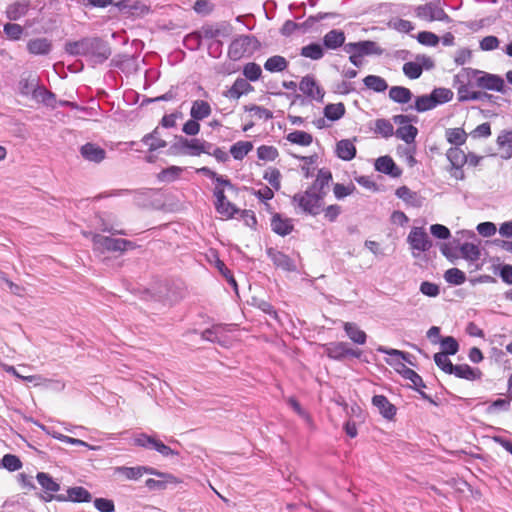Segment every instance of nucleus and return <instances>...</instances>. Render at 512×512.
<instances>
[{
    "label": "nucleus",
    "mask_w": 512,
    "mask_h": 512,
    "mask_svg": "<svg viewBox=\"0 0 512 512\" xmlns=\"http://www.w3.org/2000/svg\"><path fill=\"white\" fill-rule=\"evenodd\" d=\"M65 51L72 56H82L93 66L104 63L111 55L109 44L99 37H87L67 42Z\"/></svg>",
    "instance_id": "f257e3e1"
},
{
    "label": "nucleus",
    "mask_w": 512,
    "mask_h": 512,
    "mask_svg": "<svg viewBox=\"0 0 512 512\" xmlns=\"http://www.w3.org/2000/svg\"><path fill=\"white\" fill-rule=\"evenodd\" d=\"M376 350L380 353L386 354L390 356V358H386V363L390 365L391 367H394V369L405 379L410 380L413 384V388L415 390H418V388H425L426 384L424 383L422 377L415 372L414 370L406 367V365L403 363V361L413 365V363L410 361L409 353L393 349V348H387L385 346H378Z\"/></svg>",
    "instance_id": "f03ea898"
},
{
    "label": "nucleus",
    "mask_w": 512,
    "mask_h": 512,
    "mask_svg": "<svg viewBox=\"0 0 512 512\" xmlns=\"http://www.w3.org/2000/svg\"><path fill=\"white\" fill-rule=\"evenodd\" d=\"M344 52L349 54V61L357 68L363 66V57L376 55L381 56L384 50L372 40H362L358 42H349L344 45Z\"/></svg>",
    "instance_id": "7ed1b4c3"
},
{
    "label": "nucleus",
    "mask_w": 512,
    "mask_h": 512,
    "mask_svg": "<svg viewBox=\"0 0 512 512\" xmlns=\"http://www.w3.org/2000/svg\"><path fill=\"white\" fill-rule=\"evenodd\" d=\"M260 46L259 40L254 35H239L231 41L228 57L233 61L250 57L260 49Z\"/></svg>",
    "instance_id": "20e7f679"
},
{
    "label": "nucleus",
    "mask_w": 512,
    "mask_h": 512,
    "mask_svg": "<svg viewBox=\"0 0 512 512\" xmlns=\"http://www.w3.org/2000/svg\"><path fill=\"white\" fill-rule=\"evenodd\" d=\"M479 73L480 70L477 69L462 68L461 71L454 76L453 87L457 91L459 102L472 101L473 98H471V94L473 91H471V88L476 86L474 79Z\"/></svg>",
    "instance_id": "39448f33"
},
{
    "label": "nucleus",
    "mask_w": 512,
    "mask_h": 512,
    "mask_svg": "<svg viewBox=\"0 0 512 512\" xmlns=\"http://www.w3.org/2000/svg\"><path fill=\"white\" fill-rule=\"evenodd\" d=\"M323 200L322 195H318L309 189L305 192L296 193L292 197L293 205L301 209L302 212L312 216L321 213L323 210Z\"/></svg>",
    "instance_id": "423d86ee"
},
{
    "label": "nucleus",
    "mask_w": 512,
    "mask_h": 512,
    "mask_svg": "<svg viewBox=\"0 0 512 512\" xmlns=\"http://www.w3.org/2000/svg\"><path fill=\"white\" fill-rule=\"evenodd\" d=\"M134 445L138 447H142L145 449L155 450L160 453L164 457L169 456H178L179 452L170 448L168 445L164 444L161 440L157 439L153 435H148L146 433L137 434L133 438Z\"/></svg>",
    "instance_id": "0eeeda50"
},
{
    "label": "nucleus",
    "mask_w": 512,
    "mask_h": 512,
    "mask_svg": "<svg viewBox=\"0 0 512 512\" xmlns=\"http://www.w3.org/2000/svg\"><path fill=\"white\" fill-rule=\"evenodd\" d=\"M93 244L97 250H106L112 252H123L129 249H134L135 244L126 239L111 238L101 234H95L93 236Z\"/></svg>",
    "instance_id": "6e6552de"
},
{
    "label": "nucleus",
    "mask_w": 512,
    "mask_h": 512,
    "mask_svg": "<svg viewBox=\"0 0 512 512\" xmlns=\"http://www.w3.org/2000/svg\"><path fill=\"white\" fill-rule=\"evenodd\" d=\"M415 14L419 19L427 22L441 21L450 23L452 21L445 10L439 4L433 2L419 5L415 9Z\"/></svg>",
    "instance_id": "1a4fd4ad"
},
{
    "label": "nucleus",
    "mask_w": 512,
    "mask_h": 512,
    "mask_svg": "<svg viewBox=\"0 0 512 512\" xmlns=\"http://www.w3.org/2000/svg\"><path fill=\"white\" fill-rule=\"evenodd\" d=\"M407 242L413 250L414 257L429 251L432 247V242L423 227H413L408 234Z\"/></svg>",
    "instance_id": "9d476101"
},
{
    "label": "nucleus",
    "mask_w": 512,
    "mask_h": 512,
    "mask_svg": "<svg viewBox=\"0 0 512 512\" xmlns=\"http://www.w3.org/2000/svg\"><path fill=\"white\" fill-rule=\"evenodd\" d=\"M36 480L42 488L43 493L40 495L41 500L44 502L57 501V497H61V494H57L60 490V484L57 483L50 474L46 472H38Z\"/></svg>",
    "instance_id": "9b49d317"
},
{
    "label": "nucleus",
    "mask_w": 512,
    "mask_h": 512,
    "mask_svg": "<svg viewBox=\"0 0 512 512\" xmlns=\"http://www.w3.org/2000/svg\"><path fill=\"white\" fill-rule=\"evenodd\" d=\"M231 325L215 324L211 328L205 329L201 333L202 339L217 343L222 347H228L230 340L226 335V332L231 331Z\"/></svg>",
    "instance_id": "f8f14e48"
},
{
    "label": "nucleus",
    "mask_w": 512,
    "mask_h": 512,
    "mask_svg": "<svg viewBox=\"0 0 512 512\" xmlns=\"http://www.w3.org/2000/svg\"><path fill=\"white\" fill-rule=\"evenodd\" d=\"M474 81L475 85L480 88L500 92L503 94L506 93L504 80L499 75L480 71Z\"/></svg>",
    "instance_id": "ddd939ff"
},
{
    "label": "nucleus",
    "mask_w": 512,
    "mask_h": 512,
    "mask_svg": "<svg viewBox=\"0 0 512 512\" xmlns=\"http://www.w3.org/2000/svg\"><path fill=\"white\" fill-rule=\"evenodd\" d=\"M199 140L200 138H186L179 136L171 146L175 154L185 156H200L199 155Z\"/></svg>",
    "instance_id": "4468645a"
},
{
    "label": "nucleus",
    "mask_w": 512,
    "mask_h": 512,
    "mask_svg": "<svg viewBox=\"0 0 512 512\" xmlns=\"http://www.w3.org/2000/svg\"><path fill=\"white\" fill-rule=\"evenodd\" d=\"M299 90L311 100L323 102L325 92L319 86L314 76H304L299 83Z\"/></svg>",
    "instance_id": "2eb2a0df"
},
{
    "label": "nucleus",
    "mask_w": 512,
    "mask_h": 512,
    "mask_svg": "<svg viewBox=\"0 0 512 512\" xmlns=\"http://www.w3.org/2000/svg\"><path fill=\"white\" fill-rule=\"evenodd\" d=\"M266 254L276 268L286 272H294L297 270L295 261L282 251L269 247L266 249Z\"/></svg>",
    "instance_id": "dca6fc26"
},
{
    "label": "nucleus",
    "mask_w": 512,
    "mask_h": 512,
    "mask_svg": "<svg viewBox=\"0 0 512 512\" xmlns=\"http://www.w3.org/2000/svg\"><path fill=\"white\" fill-rule=\"evenodd\" d=\"M91 500V493L81 486L70 487L67 490V495L61 494V497H57L58 502L88 503Z\"/></svg>",
    "instance_id": "f3484780"
},
{
    "label": "nucleus",
    "mask_w": 512,
    "mask_h": 512,
    "mask_svg": "<svg viewBox=\"0 0 512 512\" xmlns=\"http://www.w3.org/2000/svg\"><path fill=\"white\" fill-rule=\"evenodd\" d=\"M375 170L380 173L386 174L392 178H398L402 174V170L396 165L394 160L388 155L381 156L376 159Z\"/></svg>",
    "instance_id": "a211bd4d"
},
{
    "label": "nucleus",
    "mask_w": 512,
    "mask_h": 512,
    "mask_svg": "<svg viewBox=\"0 0 512 512\" xmlns=\"http://www.w3.org/2000/svg\"><path fill=\"white\" fill-rule=\"evenodd\" d=\"M345 40L346 35L344 31L341 29H332L323 36L322 43L327 50H337L341 47L344 48V45L347 44Z\"/></svg>",
    "instance_id": "6ab92c4d"
},
{
    "label": "nucleus",
    "mask_w": 512,
    "mask_h": 512,
    "mask_svg": "<svg viewBox=\"0 0 512 512\" xmlns=\"http://www.w3.org/2000/svg\"><path fill=\"white\" fill-rule=\"evenodd\" d=\"M81 156L90 162L100 163L106 157V151L95 143H86L80 148Z\"/></svg>",
    "instance_id": "aec40b11"
},
{
    "label": "nucleus",
    "mask_w": 512,
    "mask_h": 512,
    "mask_svg": "<svg viewBox=\"0 0 512 512\" xmlns=\"http://www.w3.org/2000/svg\"><path fill=\"white\" fill-rule=\"evenodd\" d=\"M395 195L407 205L420 208L423 205L424 197L419 193L412 191L407 186H400L396 189Z\"/></svg>",
    "instance_id": "412c9836"
},
{
    "label": "nucleus",
    "mask_w": 512,
    "mask_h": 512,
    "mask_svg": "<svg viewBox=\"0 0 512 512\" xmlns=\"http://www.w3.org/2000/svg\"><path fill=\"white\" fill-rule=\"evenodd\" d=\"M271 229L279 236H287L294 229L293 221L290 218H283L279 213H275L271 218Z\"/></svg>",
    "instance_id": "4be33fe9"
},
{
    "label": "nucleus",
    "mask_w": 512,
    "mask_h": 512,
    "mask_svg": "<svg viewBox=\"0 0 512 512\" xmlns=\"http://www.w3.org/2000/svg\"><path fill=\"white\" fill-rule=\"evenodd\" d=\"M372 404L375 406L379 413L388 420H391L396 415V407L384 395H374L372 397Z\"/></svg>",
    "instance_id": "5701e85b"
},
{
    "label": "nucleus",
    "mask_w": 512,
    "mask_h": 512,
    "mask_svg": "<svg viewBox=\"0 0 512 512\" xmlns=\"http://www.w3.org/2000/svg\"><path fill=\"white\" fill-rule=\"evenodd\" d=\"M332 181V173L330 170L322 168L318 171L317 177L309 190L315 192L318 195H322V198L326 196L327 192L325 190L328 187L329 183Z\"/></svg>",
    "instance_id": "b1692460"
},
{
    "label": "nucleus",
    "mask_w": 512,
    "mask_h": 512,
    "mask_svg": "<svg viewBox=\"0 0 512 512\" xmlns=\"http://www.w3.org/2000/svg\"><path fill=\"white\" fill-rule=\"evenodd\" d=\"M253 91L252 85L244 78H237L233 85L225 93L230 99H239L242 95H246Z\"/></svg>",
    "instance_id": "393cba45"
},
{
    "label": "nucleus",
    "mask_w": 512,
    "mask_h": 512,
    "mask_svg": "<svg viewBox=\"0 0 512 512\" xmlns=\"http://www.w3.org/2000/svg\"><path fill=\"white\" fill-rule=\"evenodd\" d=\"M500 157L504 160L512 158V130H504L497 137Z\"/></svg>",
    "instance_id": "a878e982"
},
{
    "label": "nucleus",
    "mask_w": 512,
    "mask_h": 512,
    "mask_svg": "<svg viewBox=\"0 0 512 512\" xmlns=\"http://www.w3.org/2000/svg\"><path fill=\"white\" fill-rule=\"evenodd\" d=\"M459 255L469 262V265H474L481 256V251L478 245L465 242L459 244Z\"/></svg>",
    "instance_id": "bb28decb"
},
{
    "label": "nucleus",
    "mask_w": 512,
    "mask_h": 512,
    "mask_svg": "<svg viewBox=\"0 0 512 512\" xmlns=\"http://www.w3.org/2000/svg\"><path fill=\"white\" fill-rule=\"evenodd\" d=\"M30 9L28 1H18L7 6L5 14L10 21H17L24 17Z\"/></svg>",
    "instance_id": "cd10ccee"
},
{
    "label": "nucleus",
    "mask_w": 512,
    "mask_h": 512,
    "mask_svg": "<svg viewBox=\"0 0 512 512\" xmlns=\"http://www.w3.org/2000/svg\"><path fill=\"white\" fill-rule=\"evenodd\" d=\"M451 375H455L460 379L474 381L480 379L482 373L478 368H472L468 364H459L453 366Z\"/></svg>",
    "instance_id": "c85d7f7f"
},
{
    "label": "nucleus",
    "mask_w": 512,
    "mask_h": 512,
    "mask_svg": "<svg viewBox=\"0 0 512 512\" xmlns=\"http://www.w3.org/2000/svg\"><path fill=\"white\" fill-rule=\"evenodd\" d=\"M52 44L47 38L30 39L27 43V50L32 55H48Z\"/></svg>",
    "instance_id": "c756f323"
},
{
    "label": "nucleus",
    "mask_w": 512,
    "mask_h": 512,
    "mask_svg": "<svg viewBox=\"0 0 512 512\" xmlns=\"http://www.w3.org/2000/svg\"><path fill=\"white\" fill-rule=\"evenodd\" d=\"M343 329L347 337L355 344L363 345L366 343L367 334L365 331L361 330L356 323L344 322Z\"/></svg>",
    "instance_id": "7c9ffc66"
},
{
    "label": "nucleus",
    "mask_w": 512,
    "mask_h": 512,
    "mask_svg": "<svg viewBox=\"0 0 512 512\" xmlns=\"http://www.w3.org/2000/svg\"><path fill=\"white\" fill-rule=\"evenodd\" d=\"M335 153L341 160L350 161L356 156V147L351 140L342 139L337 142Z\"/></svg>",
    "instance_id": "2f4dec72"
},
{
    "label": "nucleus",
    "mask_w": 512,
    "mask_h": 512,
    "mask_svg": "<svg viewBox=\"0 0 512 512\" xmlns=\"http://www.w3.org/2000/svg\"><path fill=\"white\" fill-rule=\"evenodd\" d=\"M211 105L205 100H194L190 109V116L195 120L202 121L211 115Z\"/></svg>",
    "instance_id": "473e14b6"
},
{
    "label": "nucleus",
    "mask_w": 512,
    "mask_h": 512,
    "mask_svg": "<svg viewBox=\"0 0 512 512\" xmlns=\"http://www.w3.org/2000/svg\"><path fill=\"white\" fill-rule=\"evenodd\" d=\"M349 345L346 342H331L326 345V354L334 360H343L347 357Z\"/></svg>",
    "instance_id": "72a5a7b5"
},
{
    "label": "nucleus",
    "mask_w": 512,
    "mask_h": 512,
    "mask_svg": "<svg viewBox=\"0 0 512 512\" xmlns=\"http://www.w3.org/2000/svg\"><path fill=\"white\" fill-rule=\"evenodd\" d=\"M141 142L147 145L149 147V151L151 152L165 148L167 146V142L160 136L158 127H156L152 132L144 135L141 139Z\"/></svg>",
    "instance_id": "f704fd0d"
},
{
    "label": "nucleus",
    "mask_w": 512,
    "mask_h": 512,
    "mask_svg": "<svg viewBox=\"0 0 512 512\" xmlns=\"http://www.w3.org/2000/svg\"><path fill=\"white\" fill-rule=\"evenodd\" d=\"M323 44L317 42L309 43L303 46L300 50V55L304 58H308L314 61L320 60L325 55Z\"/></svg>",
    "instance_id": "c9c22d12"
},
{
    "label": "nucleus",
    "mask_w": 512,
    "mask_h": 512,
    "mask_svg": "<svg viewBox=\"0 0 512 512\" xmlns=\"http://www.w3.org/2000/svg\"><path fill=\"white\" fill-rule=\"evenodd\" d=\"M196 173L212 179L216 183V185H221V186L227 187L231 190L235 189V186L232 184L230 179H228L226 176L217 174L215 171H213L209 167L198 168L196 170Z\"/></svg>",
    "instance_id": "e433bc0d"
},
{
    "label": "nucleus",
    "mask_w": 512,
    "mask_h": 512,
    "mask_svg": "<svg viewBox=\"0 0 512 512\" xmlns=\"http://www.w3.org/2000/svg\"><path fill=\"white\" fill-rule=\"evenodd\" d=\"M410 89L403 86H392L389 90V98L398 104H406L412 98Z\"/></svg>",
    "instance_id": "4c0bfd02"
},
{
    "label": "nucleus",
    "mask_w": 512,
    "mask_h": 512,
    "mask_svg": "<svg viewBox=\"0 0 512 512\" xmlns=\"http://www.w3.org/2000/svg\"><path fill=\"white\" fill-rule=\"evenodd\" d=\"M288 61L285 57L274 55L269 57L264 63V69L271 73L282 72L287 69Z\"/></svg>",
    "instance_id": "58836bf2"
},
{
    "label": "nucleus",
    "mask_w": 512,
    "mask_h": 512,
    "mask_svg": "<svg viewBox=\"0 0 512 512\" xmlns=\"http://www.w3.org/2000/svg\"><path fill=\"white\" fill-rule=\"evenodd\" d=\"M144 466L126 467L117 466L113 468L114 475H121L127 480H137L143 476Z\"/></svg>",
    "instance_id": "ea45409f"
},
{
    "label": "nucleus",
    "mask_w": 512,
    "mask_h": 512,
    "mask_svg": "<svg viewBox=\"0 0 512 512\" xmlns=\"http://www.w3.org/2000/svg\"><path fill=\"white\" fill-rule=\"evenodd\" d=\"M38 87V78L33 76L22 77L18 83L19 93L23 96L32 95L33 97Z\"/></svg>",
    "instance_id": "a19ab883"
},
{
    "label": "nucleus",
    "mask_w": 512,
    "mask_h": 512,
    "mask_svg": "<svg viewBox=\"0 0 512 512\" xmlns=\"http://www.w3.org/2000/svg\"><path fill=\"white\" fill-rule=\"evenodd\" d=\"M446 156L453 168H462L467 161L464 151L459 146L449 148Z\"/></svg>",
    "instance_id": "79ce46f5"
},
{
    "label": "nucleus",
    "mask_w": 512,
    "mask_h": 512,
    "mask_svg": "<svg viewBox=\"0 0 512 512\" xmlns=\"http://www.w3.org/2000/svg\"><path fill=\"white\" fill-rule=\"evenodd\" d=\"M33 98L47 107L55 108L56 106V95L45 87L39 86Z\"/></svg>",
    "instance_id": "37998d69"
},
{
    "label": "nucleus",
    "mask_w": 512,
    "mask_h": 512,
    "mask_svg": "<svg viewBox=\"0 0 512 512\" xmlns=\"http://www.w3.org/2000/svg\"><path fill=\"white\" fill-rule=\"evenodd\" d=\"M252 149V142L238 141L230 147V154L235 160H242Z\"/></svg>",
    "instance_id": "c03bdc74"
},
{
    "label": "nucleus",
    "mask_w": 512,
    "mask_h": 512,
    "mask_svg": "<svg viewBox=\"0 0 512 512\" xmlns=\"http://www.w3.org/2000/svg\"><path fill=\"white\" fill-rule=\"evenodd\" d=\"M459 244H460V240L454 238L451 242L444 243L440 247V251L450 262L453 263V262H455V260L460 258Z\"/></svg>",
    "instance_id": "a18cd8bd"
},
{
    "label": "nucleus",
    "mask_w": 512,
    "mask_h": 512,
    "mask_svg": "<svg viewBox=\"0 0 512 512\" xmlns=\"http://www.w3.org/2000/svg\"><path fill=\"white\" fill-rule=\"evenodd\" d=\"M286 139L292 143L297 144L300 146H309L313 142V137L310 133L301 131V130H295L293 132H290Z\"/></svg>",
    "instance_id": "49530a36"
},
{
    "label": "nucleus",
    "mask_w": 512,
    "mask_h": 512,
    "mask_svg": "<svg viewBox=\"0 0 512 512\" xmlns=\"http://www.w3.org/2000/svg\"><path fill=\"white\" fill-rule=\"evenodd\" d=\"M364 85L377 93L384 92L388 88L386 80L380 76L368 75L363 79Z\"/></svg>",
    "instance_id": "de8ad7c7"
},
{
    "label": "nucleus",
    "mask_w": 512,
    "mask_h": 512,
    "mask_svg": "<svg viewBox=\"0 0 512 512\" xmlns=\"http://www.w3.org/2000/svg\"><path fill=\"white\" fill-rule=\"evenodd\" d=\"M417 134L418 129L413 125L400 126L395 132L396 137L403 140L407 144L413 143Z\"/></svg>",
    "instance_id": "09e8293b"
},
{
    "label": "nucleus",
    "mask_w": 512,
    "mask_h": 512,
    "mask_svg": "<svg viewBox=\"0 0 512 512\" xmlns=\"http://www.w3.org/2000/svg\"><path fill=\"white\" fill-rule=\"evenodd\" d=\"M345 114V106L343 103L328 104L324 108V116L330 121H337Z\"/></svg>",
    "instance_id": "8fccbe9b"
},
{
    "label": "nucleus",
    "mask_w": 512,
    "mask_h": 512,
    "mask_svg": "<svg viewBox=\"0 0 512 512\" xmlns=\"http://www.w3.org/2000/svg\"><path fill=\"white\" fill-rule=\"evenodd\" d=\"M336 14L334 13H326V12H319L316 15L309 16L304 22L298 23L299 30L302 32H307L310 30L317 22L327 19V18H333Z\"/></svg>",
    "instance_id": "3c124183"
},
{
    "label": "nucleus",
    "mask_w": 512,
    "mask_h": 512,
    "mask_svg": "<svg viewBox=\"0 0 512 512\" xmlns=\"http://www.w3.org/2000/svg\"><path fill=\"white\" fill-rule=\"evenodd\" d=\"M446 139L450 144L461 146L467 139V134L463 128H449L446 130Z\"/></svg>",
    "instance_id": "603ef678"
},
{
    "label": "nucleus",
    "mask_w": 512,
    "mask_h": 512,
    "mask_svg": "<svg viewBox=\"0 0 512 512\" xmlns=\"http://www.w3.org/2000/svg\"><path fill=\"white\" fill-rule=\"evenodd\" d=\"M444 279L451 285L459 286L465 283L466 275L462 270L458 268H450L445 271Z\"/></svg>",
    "instance_id": "864d4df0"
},
{
    "label": "nucleus",
    "mask_w": 512,
    "mask_h": 512,
    "mask_svg": "<svg viewBox=\"0 0 512 512\" xmlns=\"http://www.w3.org/2000/svg\"><path fill=\"white\" fill-rule=\"evenodd\" d=\"M435 107L448 103L453 98V92L448 88H435L430 93Z\"/></svg>",
    "instance_id": "5fc2aeb1"
},
{
    "label": "nucleus",
    "mask_w": 512,
    "mask_h": 512,
    "mask_svg": "<svg viewBox=\"0 0 512 512\" xmlns=\"http://www.w3.org/2000/svg\"><path fill=\"white\" fill-rule=\"evenodd\" d=\"M183 45L190 51L199 50L202 45V34L197 30L187 34L183 39Z\"/></svg>",
    "instance_id": "6e6d98bb"
},
{
    "label": "nucleus",
    "mask_w": 512,
    "mask_h": 512,
    "mask_svg": "<svg viewBox=\"0 0 512 512\" xmlns=\"http://www.w3.org/2000/svg\"><path fill=\"white\" fill-rule=\"evenodd\" d=\"M243 75L245 76L246 80L256 82L262 75V69L259 64L250 62L244 65Z\"/></svg>",
    "instance_id": "4d7b16f0"
},
{
    "label": "nucleus",
    "mask_w": 512,
    "mask_h": 512,
    "mask_svg": "<svg viewBox=\"0 0 512 512\" xmlns=\"http://www.w3.org/2000/svg\"><path fill=\"white\" fill-rule=\"evenodd\" d=\"M402 70L404 75L412 80L420 78L423 72L422 67L416 60L404 63Z\"/></svg>",
    "instance_id": "13d9d810"
},
{
    "label": "nucleus",
    "mask_w": 512,
    "mask_h": 512,
    "mask_svg": "<svg viewBox=\"0 0 512 512\" xmlns=\"http://www.w3.org/2000/svg\"><path fill=\"white\" fill-rule=\"evenodd\" d=\"M435 108L431 94L421 95L415 98L414 109L417 112H426Z\"/></svg>",
    "instance_id": "bf43d9fd"
},
{
    "label": "nucleus",
    "mask_w": 512,
    "mask_h": 512,
    "mask_svg": "<svg viewBox=\"0 0 512 512\" xmlns=\"http://www.w3.org/2000/svg\"><path fill=\"white\" fill-rule=\"evenodd\" d=\"M183 169L178 166H170L168 168L163 169L157 176L158 180L161 182H171L176 180Z\"/></svg>",
    "instance_id": "052dcab7"
},
{
    "label": "nucleus",
    "mask_w": 512,
    "mask_h": 512,
    "mask_svg": "<svg viewBox=\"0 0 512 512\" xmlns=\"http://www.w3.org/2000/svg\"><path fill=\"white\" fill-rule=\"evenodd\" d=\"M442 352L447 355H455L459 350V344L457 340L452 336H446L440 339L439 341Z\"/></svg>",
    "instance_id": "680f3d73"
},
{
    "label": "nucleus",
    "mask_w": 512,
    "mask_h": 512,
    "mask_svg": "<svg viewBox=\"0 0 512 512\" xmlns=\"http://www.w3.org/2000/svg\"><path fill=\"white\" fill-rule=\"evenodd\" d=\"M3 32L9 40L17 41L23 35L24 29L19 24L6 23L3 27Z\"/></svg>",
    "instance_id": "e2e57ef3"
},
{
    "label": "nucleus",
    "mask_w": 512,
    "mask_h": 512,
    "mask_svg": "<svg viewBox=\"0 0 512 512\" xmlns=\"http://www.w3.org/2000/svg\"><path fill=\"white\" fill-rule=\"evenodd\" d=\"M375 132L384 138H389L394 134V127L387 119H377L375 121Z\"/></svg>",
    "instance_id": "0e129e2a"
},
{
    "label": "nucleus",
    "mask_w": 512,
    "mask_h": 512,
    "mask_svg": "<svg viewBox=\"0 0 512 512\" xmlns=\"http://www.w3.org/2000/svg\"><path fill=\"white\" fill-rule=\"evenodd\" d=\"M279 153L274 146L261 145L257 148V157L264 161H274Z\"/></svg>",
    "instance_id": "69168bd1"
},
{
    "label": "nucleus",
    "mask_w": 512,
    "mask_h": 512,
    "mask_svg": "<svg viewBox=\"0 0 512 512\" xmlns=\"http://www.w3.org/2000/svg\"><path fill=\"white\" fill-rule=\"evenodd\" d=\"M449 355L445 353H435L434 354V362L435 364L445 373L452 374V369L454 364L451 362V360L448 358Z\"/></svg>",
    "instance_id": "338daca9"
},
{
    "label": "nucleus",
    "mask_w": 512,
    "mask_h": 512,
    "mask_svg": "<svg viewBox=\"0 0 512 512\" xmlns=\"http://www.w3.org/2000/svg\"><path fill=\"white\" fill-rule=\"evenodd\" d=\"M417 41L428 47H435L439 41L440 38L433 32L430 31H421L416 36Z\"/></svg>",
    "instance_id": "774afa93"
}]
</instances>
